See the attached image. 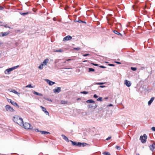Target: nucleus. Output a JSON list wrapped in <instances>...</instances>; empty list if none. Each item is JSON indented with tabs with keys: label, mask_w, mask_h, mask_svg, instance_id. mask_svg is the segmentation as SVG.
<instances>
[{
	"label": "nucleus",
	"mask_w": 155,
	"mask_h": 155,
	"mask_svg": "<svg viewBox=\"0 0 155 155\" xmlns=\"http://www.w3.org/2000/svg\"><path fill=\"white\" fill-rule=\"evenodd\" d=\"M19 67L18 65L13 67L12 68H10L8 69H6L5 71V74H10V72L14 70L15 69Z\"/></svg>",
	"instance_id": "1"
},
{
	"label": "nucleus",
	"mask_w": 155,
	"mask_h": 155,
	"mask_svg": "<svg viewBox=\"0 0 155 155\" xmlns=\"http://www.w3.org/2000/svg\"><path fill=\"white\" fill-rule=\"evenodd\" d=\"M23 127L25 129H32L33 127L30 124L28 123H25L24 124H23L22 125Z\"/></svg>",
	"instance_id": "2"
},
{
	"label": "nucleus",
	"mask_w": 155,
	"mask_h": 155,
	"mask_svg": "<svg viewBox=\"0 0 155 155\" xmlns=\"http://www.w3.org/2000/svg\"><path fill=\"white\" fill-rule=\"evenodd\" d=\"M147 136L146 134H143V136H141L140 137L141 142L143 143H145L146 141Z\"/></svg>",
	"instance_id": "3"
},
{
	"label": "nucleus",
	"mask_w": 155,
	"mask_h": 155,
	"mask_svg": "<svg viewBox=\"0 0 155 155\" xmlns=\"http://www.w3.org/2000/svg\"><path fill=\"white\" fill-rule=\"evenodd\" d=\"M5 107L6 109V111H9L13 112L15 111L14 109L9 105H6L5 106Z\"/></svg>",
	"instance_id": "4"
},
{
	"label": "nucleus",
	"mask_w": 155,
	"mask_h": 155,
	"mask_svg": "<svg viewBox=\"0 0 155 155\" xmlns=\"http://www.w3.org/2000/svg\"><path fill=\"white\" fill-rule=\"evenodd\" d=\"M7 100L8 102L10 103L13 105L14 106H16L18 108L19 107V105L17 104V103L13 101L11 99L8 98H7Z\"/></svg>",
	"instance_id": "5"
},
{
	"label": "nucleus",
	"mask_w": 155,
	"mask_h": 155,
	"mask_svg": "<svg viewBox=\"0 0 155 155\" xmlns=\"http://www.w3.org/2000/svg\"><path fill=\"white\" fill-rule=\"evenodd\" d=\"M10 31H8L5 32H0V37H4L7 36L9 33Z\"/></svg>",
	"instance_id": "6"
},
{
	"label": "nucleus",
	"mask_w": 155,
	"mask_h": 155,
	"mask_svg": "<svg viewBox=\"0 0 155 155\" xmlns=\"http://www.w3.org/2000/svg\"><path fill=\"white\" fill-rule=\"evenodd\" d=\"M20 126H22L23 124V119L21 118L18 120V121L16 123Z\"/></svg>",
	"instance_id": "7"
},
{
	"label": "nucleus",
	"mask_w": 155,
	"mask_h": 155,
	"mask_svg": "<svg viewBox=\"0 0 155 155\" xmlns=\"http://www.w3.org/2000/svg\"><path fill=\"white\" fill-rule=\"evenodd\" d=\"M97 106V105L95 103L93 104H90L88 105V107L89 108H96Z\"/></svg>",
	"instance_id": "8"
},
{
	"label": "nucleus",
	"mask_w": 155,
	"mask_h": 155,
	"mask_svg": "<svg viewBox=\"0 0 155 155\" xmlns=\"http://www.w3.org/2000/svg\"><path fill=\"white\" fill-rule=\"evenodd\" d=\"M45 81L50 86H52L55 84L54 82L51 81L48 79H45Z\"/></svg>",
	"instance_id": "9"
},
{
	"label": "nucleus",
	"mask_w": 155,
	"mask_h": 155,
	"mask_svg": "<svg viewBox=\"0 0 155 155\" xmlns=\"http://www.w3.org/2000/svg\"><path fill=\"white\" fill-rule=\"evenodd\" d=\"M53 91L55 93H58L61 91V88L60 87H57L56 88L54 89Z\"/></svg>",
	"instance_id": "10"
},
{
	"label": "nucleus",
	"mask_w": 155,
	"mask_h": 155,
	"mask_svg": "<svg viewBox=\"0 0 155 155\" xmlns=\"http://www.w3.org/2000/svg\"><path fill=\"white\" fill-rule=\"evenodd\" d=\"M124 84L128 87H130L131 85L130 81L126 80L124 81Z\"/></svg>",
	"instance_id": "11"
},
{
	"label": "nucleus",
	"mask_w": 155,
	"mask_h": 155,
	"mask_svg": "<svg viewBox=\"0 0 155 155\" xmlns=\"http://www.w3.org/2000/svg\"><path fill=\"white\" fill-rule=\"evenodd\" d=\"M71 36L70 35H68L64 37L63 39V41H68L72 39Z\"/></svg>",
	"instance_id": "12"
},
{
	"label": "nucleus",
	"mask_w": 155,
	"mask_h": 155,
	"mask_svg": "<svg viewBox=\"0 0 155 155\" xmlns=\"http://www.w3.org/2000/svg\"><path fill=\"white\" fill-rule=\"evenodd\" d=\"M106 108V105L104 104L102 106L100 107L99 108L98 110L100 111H104V110Z\"/></svg>",
	"instance_id": "13"
},
{
	"label": "nucleus",
	"mask_w": 155,
	"mask_h": 155,
	"mask_svg": "<svg viewBox=\"0 0 155 155\" xmlns=\"http://www.w3.org/2000/svg\"><path fill=\"white\" fill-rule=\"evenodd\" d=\"M150 150L153 151L155 150V143H153L150 146Z\"/></svg>",
	"instance_id": "14"
},
{
	"label": "nucleus",
	"mask_w": 155,
	"mask_h": 155,
	"mask_svg": "<svg viewBox=\"0 0 155 155\" xmlns=\"http://www.w3.org/2000/svg\"><path fill=\"white\" fill-rule=\"evenodd\" d=\"M20 117L17 116H15L13 118V120L14 122L15 123H16L17 121L19 120V119L20 118Z\"/></svg>",
	"instance_id": "15"
},
{
	"label": "nucleus",
	"mask_w": 155,
	"mask_h": 155,
	"mask_svg": "<svg viewBox=\"0 0 155 155\" xmlns=\"http://www.w3.org/2000/svg\"><path fill=\"white\" fill-rule=\"evenodd\" d=\"M61 136L62 137L63 139L65 141L68 142L69 141L68 139V138L64 134H62Z\"/></svg>",
	"instance_id": "16"
},
{
	"label": "nucleus",
	"mask_w": 155,
	"mask_h": 155,
	"mask_svg": "<svg viewBox=\"0 0 155 155\" xmlns=\"http://www.w3.org/2000/svg\"><path fill=\"white\" fill-rule=\"evenodd\" d=\"M154 97H152L150 99V100L148 101V105L149 106L151 104V103L153 102V101L154 100Z\"/></svg>",
	"instance_id": "17"
},
{
	"label": "nucleus",
	"mask_w": 155,
	"mask_h": 155,
	"mask_svg": "<svg viewBox=\"0 0 155 155\" xmlns=\"http://www.w3.org/2000/svg\"><path fill=\"white\" fill-rule=\"evenodd\" d=\"M33 93L35 94H36V95L40 96H43V95L42 94H41V93H38L37 92L35 91H33Z\"/></svg>",
	"instance_id": "18"
},
{
	"label": "nucleus",
	"mask_w": 155,
	"mask_h": 155,
	"mask_svg": "<svg viewBox=\"0 0 155 155\" xmlns=\"http://www.w3.org/2000/svg\"><path fill=\"white\" fill-rule=\"evenodd\" d=\"M86 102L87 103L90 104V103H94L95 101L91 99H89V100H88L87 101H86Z\"/></svg>",
	"instance_id": "19"
},
{
	"label": "nucleus",
	"mask_w": 155,
	"mask_h": 155,
	"mask_svg": "<svg viewBox=\"0 0 155 155\" xmlns=\"http://www.w3.org/2000/svg\"><path fill=\"white\" fill-rule=\"evenodd\" d=\"M49 61V60L48 59H46L43 62L42 64H43L44 65H45L47 63H48Z\"/></svg>",
	"instance_id": "20"
},
{
	"label": "nucleus",
	"mask_w": 155,
	"mask_h": 155,
	"mask_svg": "<svg viewBox=\"0 0 155 155\" xmlns=\"http://www.w3.org/2000/svg\"><path fill=\"white\" fill-rule=\"evenodd\" d=\"M40 132L41 134H49L50 133L48 132H47L46 131H41Z\"/></svg>",
	"instance_id": "21"
},
{
	"label": "nucleus",
	"mask_w": 155,
	"mask_h": 155,
	"mask_svg": "<svg viewBox=\"0 0 155 155\" xmlns=\"http://www.w3.org/2000/svg\"><path fill=\"white\" fill-rule=\"evenodd\" d=\"M114 32L115 34H116L118 35H120L121 36H122V35L116 30H114Z\"/></svg>",
	"instance_id": "22"
},
{
	"label": "nucleus",
	"mask_w": 155,
	"mask_h": 155,
	"mask_svg": "<svg viewBox=\"0 0 155 155\" xmlns=\"http://www.w3.org/2000/svg\"><path fill=\"white\" fill-rule=\"evenodd\" d=\"M19 13L20 15H22L25 16V15H28L29 14V13L28 12H25V13L20 12H19Z\"/></svg>",
	"instance_id": "23"
},
{
	"label": "nucleus",
	"mask_w": 155,
	"mask_h": 155,
	"mask_svg": "<svg viewBox=\"0 0 155 155\" xmlns=\"http://www.w3.org/2000/svg\"><path fill=\"white\" fill-rule=\"evenodd\" d=\"M10 91L13 92L14 93L18 95L19 94V93L18 92H17L16 91H15V90H12L11 91Z\"/></svg>",
	"instance_id": "24"
},
{
	"label": "nucleus",
	"mask_w": 155,
	"mask_h": 155,
	"mask_svg": "<svg viewBox=\"0 0 155 155\" xmlns=\"http://www.w3.org/2000/svg\"><path fill=\"white\" fill-rule=\"evenodd\" d=\"M70 141L71 142L72 145H73V146H77V142H74L71 140H70Z\"/></svg>",
	"instance_id": "25"
},
{
	"label": "nucleus",
	"mask_w": 155,
	"mask_h": 155,
	"mask_svg": "<svg viewBox=\"0 0 155 155\" xmlns=\"http://www.w3.org/2000/svg\"><path fill=\"white\" fill-rule=\"evenodd\" d=\"M44 65V64H41L38 67V68L40 69H42L43 68V66Z\"/></svg>",
	"instance_id": "26"
},
{
	"label": "nucleus",
	"mask_w": 155,
	"mask_h": 155,
	"mask_svg": "<svg viewBox=\"0 0 155 155\" xmlns=\"http://www.w3.org/2000/svg\"><path fill=\"white\" fill-rule=\"evenodd\" d=\"M41 107L42 108V111L45 113L47 111L45 107L42 106H41Z\"/></svg>",
	"instance_id": "27"
},
{
	"label": "nucleus",
	"mask_w": 155,
	"mask_h": 155,
	"mask_svg": "<svg viewBox=\"0 0 155 155\" xmlns=\"http://www.w3.org/2000/svg\"><path fill=\"white\" fill-rule=\"evenodd\" d=\"M25 87L26 88L29 87V88H33L34 87V86H32L31 84H30L27 86H26Z\"/></svg>",
	"instance_id": "28"
},
{
	"label": "nucleus",
	"mask_w": 155,
	"mask_h": 155,
	"mask_svg": "<svg viewBox=\"0 0 155 155\" xmlns=\"http://www.w3.org/2000/svg\"><path fill=\"white\" fill-rule=\"evenodd\" d=\"M61 103L62 104H67V101H61Z\"/></svg>",
	"instance_id": "29"
},
{
	"label": "nucleus",
	"mask_w": 155,
	"mask_h": 155,
	"mask_svg": "<svg viewBox=\"0 0 155 155\" xmlns=\"http://www.w3.org/2000/svg\"><path fill=\"white\" fill-rule=\"evenodd\" d=\"M88 144L85 143H81V146L85 147Z\"/></svg>",
	"instance_id": "30"
},
{
	"label": "nucleus",
	"mask_w": 155,
	"mask_h": 155,
	"mask_svg": "<svg viewBox=\"0 0 155 155\" xmlns=\"http://www.w3.org/2000/svg\"><path fill=\"white\" fill-rule=\"evenodd\" d=\"M1 26H4L6 28H10V27L8 26V25H1Z\"/></svg>",
	"instance_id": "31"
},
{
	"label": "nucleus",
	"mask_w": 155,
	"mask_h": 155,
	"mask_svg": "<svg viewBox=\"0 0 155 155\" xmlns=\"http://www.w3.org/2000/svg\"><path fill=\"white\" fill-rule=\"evenodd\" d=\"M97 101H102V97H100L97 100Z\"/></svg>",
	"instance_id": "32"
},
{
	"label": "nucleus",
	"mask_w": 155,
	"mask_h": 155,
	"mask_svg": "<svg viewBox=\"0 0 155 155\" xmlns=\"http://www.w3.org/2000/svg\"><path fill=\"white\" fill-rule=\"evenodd\" d=\"M103 154L104 155H110V153L108 152H104Z\"/></svg>",
	"instance_id": "33"
},
{
	"label": "nucleus",
	"mask_w": 155,
	"mask_h": 155,
	"mask_svg": "<svg viewBox=\"0 0 155 155\" xmlns=\"http://www.w3.org/2000/svg\"><path fill=\"white\" fill-rule=\"evenodd\" d=\"M130 69L133 71H135L137 70V68L136 67H131Z\"/></svg>",
	"instance_id": "34"
},
{
	"label": "nucleus",
	"mask_w": 155,
	"mask_h": 155,
	"mask_svg": "<svg viewBox=\"0 0 155 155\" xmlns=\"http://www.w3.org/2000/svg\"><path fill=\"white\" fill-rule=\"evenodd\" d=\"M54 51L56 52H62L63 51V50L59 49L58 50H56Z\"/></svg>",
	"instance_id": "35"
},
{
	"label": "nucleus",
	"mask_w": 155,
	"mask_h": 155,
	"mask_svg": "<svg viewBox=\"0 0 155 155\" xmlns=\"http://www.w3.org/2000/svg\"><path fill=\"white\" fill-rule=\"evenodd\" d=\"M105 84V83L99 82V83H96L95 84H97V85H102V84Z\"/></svg>",
	"instance_id": "36"
},
{
	"label": "nucleus",
	"mask_w": 155,
	"mask_h": 155,
	"mask_svg": "<svg viewBox=\"0 0 155 155\" xmlns=\"http://www.w3.org/2000/svg\"><path fill=\"white\" fill-rule=\"evenodd\" d=\"M73 49L74 50H75L77 51H79L81 49V48L80 47H78L77 48H74Z\"/></svg>",
	"instance_id": "37"
},
{
	"label": "nucleus",
	"mask_w": 155,
	"mask_h": 155,
	"mask_svg": "<svg viewBox=\"0 0 155 155\" xmlns=\"http://www.w3.org/2000/svg\"><path fill=\"white\" fill-rule=\"evenodd\" d=\"M94 71V69L92 68H89V72H91V71Z\"/></svg>",
	"instance_id": "38"
},
{
	"label": "nucleus",
	"mask_w": 155,
	"mask_h": 155,
	"mask_svg": "<svg viewBox=\"0 0 155 155\" xmlns=\"http://www.w3.org/2000/svg\"><path fill=\"white\" fill-rule=\"evenodd\" d=\"M81 94H88V92L86 91H83L81 92Z\"/></svg>",
	"instance_id": "39"
},
{
	"label": "nucleus",
	"mask_w": 155,
	"mask_h": 155,
	"mask_svg": "<svg viewBox=\"0 0 155 155\" xmlns=\"http://www.w3.org/2000/svg\"><path fill=\"white\" fill-rule=\"evenodd\" d=\"M76 21L80 23H82L83 22H84V21H83L82 20L80 19H78V20H76Z\"/></svg>",
	"instance_id": "40"
},
{
	"label": "nucleus",
	"mask_w": 155,
	"mask_h": 155,
	"mask_svg": "<svg viewBox=\"0 0 155 155\" xmlns=\"http://www.w3.org/2000/svg\"><path fill=\"white\" fill-rule=\"evenodd\" d=\"M77 146L79 147L81 146V143L80 142H77Z\"/></svg>",
	"instance_id": "41"
},
{
	"label": "nucleus",
	"mask_w": 155,
	"mask_h": 155,
	"mask_svg": "<svg viewBox=\"0 0 155 155\" xmlns=\"http://www.w3.org/2000/svg\"><path fill=\"white\" fill-rule=\"evenodd\" d=\"M44 98L46 100H47L48 101H51V102H52V101L51 100V99H50L49 98H46V97H45V98Z\"/></svg>",
	"instance_id": "42"
},
{
	"label": "nucleus",
	"mask_w": 155,
	"mask_h": 155,
	"mask_svg": "<svg viewBox=\"0 0 155 155\" xmlns=\"http://www.w3.org/2000/svg\"><path fill=\"white\" fill-rule=\"evenodd\" d=\"M116 148L118 150H120V147L119 146H116Z\"/></svg>",
	"instance_id": "43"
},
{
	"label": "nucleus",
	"mask_w": 155,
	"mask_h": 155,
	"mask_svg": "<svg viewBox=\"0 0 155 155\" xmlns=\"http://www.w3.org/2000/svg\"><path fill=\"white\" fill-rule=\"evenodd\" d=\"M94 97L95 98H97L98 97V96L96 94H95L94 95Z\"/></svg>",
	"instance_id": "44"
},
{
	"label": "nucleus",
	"mask_w": 155,
	"mask_h": 155,
	"mask_svg": "<svg viewBox=\"0 0 155 155\" xmlns=\"http://www.w3.org/2000/svg\"><path fill=\"white\" fill-rule=\"evenodd\" d=\"M151 129L152 130L155 131V127H153L151 128Z\"/></svg>",
	"instance_id": "45"
},
{
	"label": "nucleus",
	"mask_w": 155,
	"mask_h": 155,
	"mask_svg": "<svg viewBox=\"0 0 155 155\" xmlns=\"http://www.w3.org/2000/svg\"><path fill=\"white\" fill-rule=\"evenodd\" d=\"M91 64H93V65L95 66H98V65L97 64H94V63H92Z\"/></svg>",
	"instance_id": "46"
},
{
	"label": "nucleus",
	"mask_w": 155,
	"mask_h": 155,
	"mask_svg": "<svg viewBox=\"0 0 155 155\" xmlns=\"http://www.w3.org/2000/svg\"><path fill=\"white\" fill-rule=\"evenodd\" d=\"M89 55V54H83V56L84 57H86V56H87Z\"/></svg>",
	"instance_id": "47"
},
{
	"label": "nucleus",
	"mask_w": 155,
	"mask_h": 155,
	"mask_svg": "<svg viewBox=\"0 0 155 155\" xmlns=\"http://www.w3.org/2000/svg\"><path fill=\"white\" fill-rule=\"evenodd\" d=\"M111 137H108V138H107L106 139V140H110V139H111Z\"/></svg>",
	"instance_id": "48"
},
{
	"label": "nucleus",
	"mask_w": 155,
	"mask_h": 155,
	"mask_svg": "<svg viewBox=\"0 0 155 155\" xmlns=\"http://www.w3.org/2000/svg\"><path fill=\"white\" fill-rule=\"evenodd\" d=\"M105 87V86L104 85H100L99 86V87L100 88H104Z\"/></svg>",
	"instance_id": "49"
},
{
	"label": "nucleus",
	"mask_w": 155,
	"mask_h": 155,
	"mask_svg": "<svg viewBox=\"0 0 155 155\" xmlns=\"http://www.w3.org/2000/svg\"><path fill=\"white\" fill-rule=\"evenodd\" d=\"M109 65L111 66H115L114 64H109Z\"/></svg>",
	"instance_id": "50"
},
{
	"label": "nucleus",
	"mask_w": 155,
	"mask_h": 155,
	"mask_svg": "<svg viewBox=\"0 0 155 155\" xmlns=\"http://www.w3.org/2000/svg\"><path fill=\"white\" fill-rule=\"evenodd\" d=\"M45 113L46 114V115H49V113L48 112V111H47L46 112H45Z\"/></svg>",
	"instance_id": "51"
},
{
	"label": "nucleus",
	"mask_w": 155,
	"mask_h": 155,
	"mask_svg": "<svg viewBox=\"0 0 155 155\" xmlns=\"http://www.w3.org/2000/svg\"><path fill=\"white\" fill-rule=\"evenodd\" d=\"M100 67V68H106L105 67H104V66H101Z\"/></svg>",
	"instance_id": "52"
},
{
	"label": "nucleus",
	"mask_w": 155,
	"mask_h": 155,
	"mask_svg": "<svg viewBox=\"0 0 155 155\" xmlns=\"http://www.w3.org/2000/svg\"><path fill=\"white\" fill-rule=\"evenodd\" d=\"M112 106H113V105L112 104H110L109 105H107V107Z\"/></svg>",
	"instance_id": "53"
},
{
	"label": "nucleus",
	"mask_w": 155,
	"mask_h": 155,
	"mask_svg": "<svg viewBox=\"0 0 155 155\" xmlns=\"http://www.w3.org/2000/svg\"><path fill=\"white\" fill-rule=\"evenodd\" d=\"M35 130L36 131V132H39V130H38L37 129H35Z\"/></svg>",
	"instance_id": "54"
},
{
	"label": "nucleus",
	"mask_w": 155,
	"mask_h": 155,
	"mask_svg": "<svg viewBox=\"0 0 155 155\" xmlns=\"http://www.w3.org/2000/svg\"><path fill=\"white\" fill-rule=\"evenodd\" d=\"M115 62L117 64H121V63L119 62L116 61Z\"/></svg>",
	"instance_id": "55"
},
{
	"label": "nucleus",
	"mask_w": 155,
	"mask_h": 155,
	"mask_svg": "<svg viewBox=\"0 0 155 155\" xmlns=\"http://www.w3.org/2000/svg\"><path fill=\"white\" fill-rule=\"evenodd\" d=\"M3 44V42L2 41H0V45H2Z\"/></svg>",
	"instance_id": "56"
},
{
	"label": "nucleus",
	"mask_w": 155,
	"mask_h": 155,
	"mask_svg": "<svg viewBox=\"0 0 155 155\" xmlns=\"http://www.w3.org/2000/svg\"><path fill=\"white\" fill-rule=\"evenodd\" d=\"M71 59H66L65 60L66 61H70V60H71Z\"/></svg>",
	"instance_id": "57"
},
{
	"label": "nucleus",
	"mask_w": 155,
	"mask_h": 155,
	"mask_svg": "<svg viewBox=\"0 0 155 155\" xmlns=\"http://www.w3.org/2000/svg\"><path fill=\"white\" fill-rule=\"evenodd\" d=\"M108 97H106L104 98V99H105V100H106V99H108Z\"/></svg>",
	"instance_id": "58"
},
{
	"label": "nucleus",
	"mask_w": 155,
	"mask_h": 155,
	"mask_svg": "<svg viewBox=\"0 0 155 155\" xmlns=\"http://www.w3.org/2000/svg\"><path fill=\"white\" fill-rule=\"evenodd\" d=\"M62 63H66V61H64V62H62Z\"/></svg>",
	"instance_id": "59"
},
{
	"label": "nucleus",
	"mask_w": 155,
	"mask_h": 155,
	"mask_svg": "<svg viewBox=\"0 0 155 155\" xmlns=\"http://www.w3.org/2000/svg\"><path fill=\"white\" fill-rule=\"evenodd\" d=\"M136 155H140L139 153H137V154Z\"/></svg>",
	"instance_id": "60"
},
{
	"label": "nucleus",
	"mask_w": 155,
	"mask_h": 155,
	"mask_svg": "<svg viewBox=\"0 0 155 155\" xmlns=\"http://www.w3.org/2000/svg\"><path fill=\"white\" fill-rule=\"evenodd\" d=\"M87 61V60H85V61H83V62H85Z\"/></svg>",
	"instance_id": "61"
},
{
	"label": "nucleus",
	"mask_w": 155,
	"mask_h": 155,
	"mask_svg": "<svg viewBox=\"0 0 155 155\" xmlns=\"http://www.w3.org/2000/svg\"><path fill=\"white\" fill-rule=\"evenodd\" d=\"M83 23H86V22H85V21H84V22H83Z\"/></svg>",
	"instance_id": "62"
},
{
	"label": "nucleus",
	"mask_w": 155,
	"mask_h": 155,
	"mask_svg": "<svg viewBox=\"0 0 155 155\" xmlns=\"http://www.w3.org/2000/svg\"><path fill=\"white\" fill-rule=\"evenodd\" d=\"M49 19V18L48 17H47V19Z\"/></svg>",
	"instance_id": "63"
}]
</instances>
